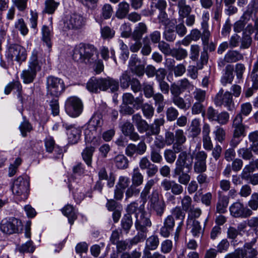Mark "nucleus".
<instances>
[{"label":"nucleus","instance_id":"obj_1","mask_svg":"<svg viewBox=\"0 0 258 258\" xmlns=\"http://www.w3.org/2000/svg\"><path fill=\"white\" fill-rule=\"evenodd\" d=\"M73 58L76 61L88 65L95 64V71L97 74L104 69L102 61L98 59V52L93 45L80 43L77 45L74 49Z\"/></svg>","mask_w":258,"mask_h":258},{"label":"nucleus","instance_id":"obj_2","mask_svg":"<svg viewBox=\"0 0 258 258\" xmlns=\"http://www.w3.org/2000/svg\"><path fill=\"white\" fill-rule=\"evenodd\" d=\"M132 120L139 133H146L147 138L152 136L158 135L160 132V126L164 123V119L163 118H160L155 119L153 123L148 124L139 113L132 115Z\"/></svg>","mask_w":258,"mask_h":258},{"label":"nucleus","instance_id":"obj_3","mask_svg":"<svg viewBox=\"0 0 258 258\" xmlns=\"http://www.w3.org/2000/svg\"><path fill=\"white\" fill-rule=\"evenodd\" d=\"M87 88L93 93L106 91L108 89H110L111 92H114L119 89V83L118 81L110 77L99 79L92 78L88 82Z\"/></svg>","mask_w":258,"mask_h":258},{"label":"nucleus","instance_id":"obj_4","mask_svg":"<svg viewBox=\"0 0 258 258\" xmlns=\"http://www.w3.org/2000/svg\"><path fill=\"white\" fill-rule=\"evenodd\" d=\"M118 148H125V154L128 157L135 158L138 156H142L146 152L147 146L142 140L137 144L130 143L127 144V140L125 137L120 136L114 142Z\"/></svg>","mask_w":258,"mask_h":258},{"label":"nucleus","instance_id":"obj_5","mask_svg":"<svg viewBox=\"0 0 258 258\" xmlns=\"http://www.w3.org/2000/svg\"><path fill=\"white\" fill-rule=\"evenodd\" d=\"M144 213H142L140 216H136L135 226L138 233L130 240L129 247L144 241L147 237L148 228L151 226L152 222L149 218L145 216Z\"/></svg>","mask_w":258,"mask_h":258},{"label":"nucleus","instance_id":"obj_6","mask_svg":"<svg viewBox=\"0 0 258 258\" xmlns=\"http://www.w3.org/2000/svg\"><path fill=\"white\" fill-rule=\"evenodd\" d=\"M38 51L34 50L30 58L28 68L22 72L21 78L25 84L32 83L37 72L41 69L42 62L38 59Z\"/></svg>","mask_w":258,"mask_h":258},{"label":"nucleus","instance_id":"obj_7","mask_svg":"<svg viewBox=\"0 0 258 258\" xmlns=\"http://www.w3.org/2000/svg\"><path fill=\"white\" fill-rule=\"evenodd\" d=\"M46 87L48 98L49 96L58 98L66 89L63 81L60 78L54 76L47 77Z\"/></svg>","mask_w":258,"mask_h":258},{"label":"nucleus","instance_id":"obj_8","mask_svg":"<svg viewBox=\"0 0 258 258\" xmlns=\"http://www.w3.org/2000/svg\"><path fill=\"white\" fill-rule=\"evenodd\" d=\"M12 190L14 195L20 197L21 200H26L29 191V181L22 176L18 177L14 181Z\"/></svg>","mask_w":258,"mask_h":258},{"label":"nucleus","instance_id":"obj_9","mask_svg":"<svg viewBox=\"0 0 258 258\" xmlns=\"http://www.w3.org/2000/svg\"><path fill=\"white\" fill-rule=\"evenodd\" d=\"M149 208L151 213H155L157 216L161 217L164 213L166 205L163 200L159 199L158 191L154 190L149 196Z\"/></svg>","mask_w":258,"mask_h":258},{"label":"nucleus","instance_id":"obj_10","mask_svg":"<svg viewBox=\"0 0 258 258\" xmlns=\"http://www.w3.org/2000/svg\"><path fill=\"white\" fill-rule=\"evenodd\" d=\"M8 59L21 63L26 60L27 53L26 49L22 46L17 44H11L8 47L7 53Z\"/></svg>","mask_w":258,"mask_h":258},{"label":"nucleus","instance_id":"obj_11","mask_svg":"<svg viewBox=\"0 0 258 258\" xmlns=\"http://www.w3.org/2000/svg\"><path fill=\"white\" fill-rule=\"evenodd\" d=\"M23 225L20 220L15 218L9 220H2L0 224L1 230L5 233L12 234L18 233L22 230Z\"/></svg>","mask_w":258,"mask_h":258},{"label":"nucleus","instance_id":"obj_12","mask_svg":"<svg viewBox=\"0 0 258 258\" xmlns=\"http://www.w3.org/2000/svg\"><path fill=\"white\" fill-rule=\"evenodd\" d=\"M65 109L69 115L72 117H77L82 111V102L77 97H71L66 102Z\"/></svg>","mask_w":258,"mask_h":258},{"label":"nucleus","instance_id":"obj_13","mask_svg":"<svg viewBox=\"0 0 258 258\" xmlns=\"http://www.w3.org/2000/svg\"><path fill=\"white\" fill-rule=\"evenodd\" d=\"M193 163V155L186 151L181 152L178 155L174 169L191 171Z\"/></svg>","mask_w":258,"mask_h":258},{"label":"nucleus","instance_id":"obj_14","mask_svg":"<svg viewBox=\"0 0 258 258\" xmlns=\"http://www.w3.org/2000/svg\"><path fill=\"white\" fill-rule=\"evenodd\" d=\"M230 215L234 218H247L252 215V210L240 202L233 203L230 207Z\"/></svg>","mask_w":258,"mask_h":258},{"label":"nucleus","instance_id":"obj_15","mask_svg":"<svg viewBox=\"0 0 258 258\" xmlns=\"http://www.w3.org/2000/svg\"><path fill=\"white\" fill-rule=\"evenodd\" d=\"M195 159L194 164V171L196 173H203L206 171V159L207 154L204 151H199L193 155Z\"/></svg>","mask_w":258,"mask_h":258},{"label":"nucleus","instance_id":"obj_16","mask_svg":"<svg viewBox=\"0 0 258 258\" xmlns=\"http://www.w3.org/2000/svg\"><path fill=\"white\" fill-rule=\"evenodd\" d=\"M65 24L69 29H79L85 25V19L81 14L73 13L70 15Z\"/></svg>","mask_w":258,"mask_h":258},{"label":"nucleus","instance_id":"obj_17","mask_svg":"<svg viewBox=\"0 0 258 258\" xmlns=\"http://www.w3.org/2000/svg\"><path fill=\"white\" fill-rule=\"evenodd\" d=\"M189 82L185 78L178 81L177 83H172L170 87L172 97L180 96L189 87Z\"/></svg>","mask_w":258,"mask_h":258},{"label":"nucleus","instance_id":"obj_18","mask_svg":"<svg viewBox=\"0 0 258 258\" xmlns=\"http://www.w3.org/2000/svg\"><path fill=\"white\" fill-rule=\"evenodd\" d=\"M139 165L141 169L146 170V174L149 178L154 176L158 171L157 166L151 162L147 157H142Z\"/></svg>","mask_w":258,"mask_h":258},{"label":"nucleus","instance_id":"obj_19","mask_svg":"<svg viewBox=\"0 0 258 258\" xmlns=\"http://www.w3.org/2000/svg\"><path fill=\"white\" fill-rule=\"evenodd\" d=\"M63 126L66 129L68 140L69 144H75L78 143L80 139L81 131L75 126L74 125H69L66 123H63Z\"/></svg>","mask_w":258,"mask_h":258},{"label":"nucleus","instance_id":"obj_20","mask_svg":"<svg viewBox=\"0 0 258 258\" xmlns=\"http://www.w3.org/2000/svg\"><path fill=\"white\" fill-rule=\"evenodd\" d=\"M209 56L208 52L205 50L201 52L200 60L197 63V67L191 66L187 70L189 75L194 79L198 77V69H202L205 64L208 62Z\"/></svg>","mask_w":258,"mask_h":258},{"label":"nucleus","instance_id":"obj_21","mask_svg":"<svg viewBox=\"0 0 258 258\" xmlns=\"http://www.w3.org/2000/svg\"><path fill=\"white\" fill-rule=\"evenodd\" d=\"M161 186L165 191L171 190L173 195H180L183 191V188L181 184L178 183L174 180L164 179L161 182Z\"/></svg>","mask_w":258,"mask_h":258},{"label":"nucleus","instance_id":"obj_22","mask_svg":"<svg viewBox=\"0 0 258 258\" xmlns=\"http://www.w3.org/2000/svg\"><path fill=\"white\" fill-rule=\"evenodd\" d=\"M121 132L125 137H128L132 141L136 142L140 139L139 134L135 132L134 124L130 122L126 121L123 123Z\"/></svg>","mask_w":258,"mask_h":258},{"label":"nucleus","instance_id":"obj_23","mask_svg":"<svg viewBox=\"0 0 258 258\" xmlns=\"http://www.w3.org/2000/svg\"><path fill=\"white\" fill-rule=\"evenodd\" d=\"M174 226V219L171 216H167L164 219L163 225L160 228V234L164 237H168L173 231Z\"/></svg>","mask_w":258,"mask_h":258},{"label":"nucleus","instance_id":"obj_24","mask_svg":"<svg viewBox=\"0 0 258 258\" xmlns=\"http://www.w3.org/2000/svg\"><path fill=\"white\" fill-rule=\"evenodd\" d=\"M207 221L208 219L206 220L204 227H202L199 221L196 219L192 220V223L189 227V229H190V232L194 238L197 239L202 238Z\"/></svg>","mask_w":258,"mask_h":258},{"label":"nucleus","instance_id":"obj_25","mask_svg":"<svg viewBox=\"0 0 258 258\" xmlns=\"http://www.w3.org/2000/svg\"><path fill=\"white\" fill-rule=\"evenodd\" d=\"M179 15L178 21L180 19L183 20L192 11V8L187 4L186 0H178L176 4Z\"/></svg>","mask_w":258,"mask_h":258},{"label":"nucleus","instance_id":"obj_26","mask_svg":"<svg viewBox=\"0 0 258 258\" xmlns=\"http://www.w3.org/2000/svg\"><path fill=\"white\" fill-rule=\"evenodd\" d=\"M222 191H219V202L217 204V211L219 213H224L226 211L225 200L224 192L226 190V180H223L220 183Z\"/></svg>","mask_w":258,"mask_h":258},{"label":"nucleus","instance_id":"obj_27","mask_svg":"<svg viewBox=\"0 0 258 258\" xmlns=\"http://www.w3.org/2000/svg\"><path fill=\"white\" fill-rule=\"evenodd\" d=\"M190 171H187L184 169H174L173 170L174 176H178V182L183 185H187L190 180V175L188 174Z\"/></svg>","mask_w":258,"mask_h":258},{"label":"nucleus","instance_id":"obj_28","mask_svg":"<svg viewBox=\"0 0 258 258\" xmlns=\"http://www.w3.org/2000/svg\"><path fill=\"white\" fill-rule=\"evenodd\" d=\"M240 92L241 88L237 85H234L232 86L230 93L227 92V95L228 94V97H227V108L229 110H233L235 108L234 104L232 100L231 94L238 97Z\"/></svg>","mask_w":258,"mask_h":258},{"label":"nucleus","instance_id":"obj_29","mask_svg":"<svg viewBox=\"0 0 258 258\" xmlns=\"http://www.w3.org/2000/svg\"><path fill=\"white\" fill-rule=\"evenodd\" d=\"M256 239H254L251 242L246 243L244 245V250L242 249L243 258H256L257 255V250L252 247L254 244Z\"/></svg>","mask_w":258,"mask_h":258},{"label":"nucleus","instance_id":"obj_30","mask_svg":"<svg viewBox=\"0 0 258 258\" xmlns=\"http://www.w3.org/2000/svg\"><path fill=\"white\" fill-rule=\"evenodd\" d=\"M130 5L126 2H122L119 3L117 10L115 12V17L119 19L126 18L130 12Z\"/></svg>","mask_w":258,"mask_h":258},{"label":"nucleus","instance_id":"obj_31","mask_svg":"<svg viewBox=\"0 0 258 258\" xmlns=\"http://www.w3.org/2000/svg\"><path fill=\"white\" fill-rule=\"evenodd\" d=\"M147 31V25L143 22L139 23L132 33V38L134 40H140L143 34L146 33Z\"/></svg>","mask_w":258,"mask_h":258},{"label":"nucleus","instance_id":"obj_32","mask_svg":"<svg viewBox=\"0 0 258 258\" xmlns=\"http://www.w3.org/2000/svg\"><path fill=\"white\" fill-rule=\"evenodd\" d=\"M171 100L175 105L179 109H183L184 110H187L191 105V102L190 99H186L185 100L180 96L172 97Z\"/></svg>","mask_w":258,"mask_h":258},{"label":"nucleus","instance_id":"obj_33","mask_svg":"<svg viewBox=\"0 0 258 258\" xmlns=\"http://www.w3.org/2000/svg\"><path fill=\"white\" fill-rule=\"evenodd\" d=\"M95 150L94 146H87L82 152L83 160L88 167H92V156Z\"/></svg>","mask_w":258,"mask_h":258},{"label":"nucleus","instance_id":"obj_34","mask_svg":"<svg viewBox=\"0 0 258 258\" xmlns=\"http://www.w3.org/2000/svg\"><path fill=\"white\" fill-rule=\"evenodd\" d=\"M115 166L119 169H125L128 167L129 161L127 157L122 154H118L114 159Z\"/></svg>","mask_w":258,"mask_h":258},{"label":"nucleus","instance_id":"obj_35","mask_svg":"<svg viewBox=\"0 0 258 258\" xmlns=\"http://www.w3.org/2000/svg\"><path fill=\"white\" fill-rule=\"evenodd\" d=\"M188 131L190 137L193 139L197 137L200 134L201 129L199 119H194L192 120Z\"/></svg>","mask_w":258,"mask_h":258},{"label":"nucleus","instance_id":"obj_36","mask_svg":"<svg viewBox=\"0 0 258 258\" xmlns=\"http://www.w3.org/2000/svg\"><path fill=\"white\" fill-rule=\"evenodd\" d=\"M133 224L132 216L124 214L121 220V230L128 233Z\"/></svg>","mask_w":258,"mask_h":258},{"label":"nucleus","instance_id":"obj_37","mask_svg":"<svg viewBox=\"0 0 258 258\" xmlns=\"http://www.w3.org/2000/svg\"><path fill=\"white\" fill-rule=\"evenodd\" d=\"M159 244V239L157 235H153L147 238L145 248L151 250H156Z\"/></svg>","mask_w":258,"mask_h":258},{"label":"nucleus","instance_id":"obj_38","mask_svg":"<svg viewBox=\"0 0 258 258\" xmlns=\"http://www.w3.org/2000/svg\"><path fill=\"white\" fill-rule=\"evenodd\" d=\"M143 181L144 176L140 172L139 169L138 167L135 168L132 175V185L138 187L142 184Z\"/></svg>","mask_w":258,"mask_h":258},{"label":"nucleus","instance_id":"obj_39","mask_svg":"<svg viewBox=\"0 0 258 258\" xmlns=\"http://www.w3.org/2000/svg\"><path fill=\"white\" fill-rule=\"evenodd\" d=\"M155 181L154 179H151L149 180L146 183L144 189L142 191L140 194V198L143 202V203H145L147 201V197L149 196L150 189L151 187L155 184Z\"/></svg>","mask_w":258,"mask_h":258},{"label":"nucleus","instance_id":"obj_40","mask_svg":"<svg viewBox=\"0 0 258 258\" xmlns=\"http://www.w3.org/2000/svg\"><path fill=\"white\" fill-rule=\"evenodd\" d=\"M63 214L68 218L69 223L72 225L75 219H77V215L74 212V208L72 206L68 205L62 210Z\"/></svg>","mask_w":258,"mask_h":258},{"label":"nucleus","instance_id":"obj_41","mask_svg":"<svg viewBox=\"0 0 258 258\" xmlns=\"http://www.w3.org/2000/svg\"><path fill=\"white\" fill-rule=\"evenodd\" d=\"M171 214L170 215V216H171L174 218L177 221L183 222L185 214L184 212L181 209V207L179 206H176V207L172 209L171 211Z\"/></svg>","mask_w":258,"mask_h":258},{"label":"nucleus","instance_id":"obj_42","mask_svg":"<svg viewBox=\"0 0 258 258\" xmlns=\"http://www.w3.org/2000/svg\"><path fill=\"white\" fill-rule=\"evenodd\" d=\"M103 123L102 116L98 113H94L89 122V125L93 126L95 130L97 127H101Z\"/></svg>","mask_w":258,"mask_h":258},{"label":"nucleus","instance_id":"obj_43","mask_svg":"<svg viewBox=\"0 0 258 258\" xmlns=\"http://www.w3.org/2000/svg\"><path fill=\"white\" fill-rule=\"evenodd\" d=\"M42 40L47 46L50 48L52 46L51 42V32L48 27L44 25L42 28Z\"/></svg>","mask_w":258,"mask_h":258},{"label":"nucleus","instance_id":"obj_44","mask_svg":"<svg viewBox=\"0 0 258 258\" xmlns=\"http://www.w3.org/2000/svg\"><path fill=\"white\" fill-rule=\"evenodd\" d=\"M177 33L173 28L166 27L163 32L164 38L168 42H173L176 38Z\"/></svg>","mask_w":258,"mask_h":258},{"label":"nucleus","instance_id":"obj_45","mask_svg":"<svg viewBox=\"0 0 258 258\" xmlns=\"http://www.w3.org/2000/svg\"><path fill=\"white\" fill-rule=\"evenodd\" d=\"M171 55L177 60H181L187 56V51L181 47L173 48Z\"/></svg>","mask_w":258,"mask_h":258},{"label":"nucleus","instance_id":"obj_46","mask_svg":"<svg viewBox=\"0 0 258 258\" xmlns=\"http://www.w3.org/2000/svg\"><path fill=\"white\" fill-rule=\"evenodd\" d=\"M214 102L217 106L225 105L226 103V92L223 89H221L216 94L214 98Z\"/></svg>","mask_w":258,"mask_h":258},{"label":"nucleus","instance_id":"obj_47","mask_svg":"<svg viewBox=\"0 0 258 258\" xmlns=\"http://www.w3.org/2000/svg\"><path fill=\"white\" fill-rule=\"evenodd\" d=\"M143 114L147 119H151L154 114V108L151 104L145 103L141 108Z\"/></svg>","mask_w":258,"mask_h":258},{"label":"nucleus","instance_id":"obj_48","mask_svg":"<svg viewBox=\"0 0 258 258\" xmlns=\"http://www.w3.org/2000/svg\"><path fill=\"white\" fill-rule=\"evenodd\" d=\"M131 80L132 79L129 75V73L127 71H124L119 78L121 88L122 89L128 88L130 85Z\"/></svg>","mask_w":258,"mask_h":258},{"label":"nucleus","instance_id":"obj_49","mask_svg":"<svg viewBox=\"0 0 258 258\" xmlns=\"http://www.w3.org/2000/svg\"><path fill=\"white\" fill-rule=\"evenodd\" d=\"M252 150L249 147L242 148L238 150V153L239 156L244 160H253V155L252 154Z\"/></svg>","mask_w":258,"mask_h":258},{"label":"nucleus","instance_id":"obj_50","mask_svg":"<svg viewBox=\"0 0 258 258\" xmlns=\"http://www.w3.org/2000/svg\"><path fill=\"white\" fill-rule=\"evenodd\" d=\"M143 210V208H142V206L139 207L138 204L136 202H134L127 206L126 209L127 213L126 214H129L131 216L132 214H135L136 216L138 215V212H141Z\"/></svg>","mask_w":258,"mask_h":258},{"label":"nucleus","instance_id":"obj_51","mask_svg":"<svg viewBox=\"0 0 258 258\" xmlns=\"http://www.w3.org/2000/svg\"><path fill=\"white\" fill-rule=\"evenodd\" d=\"M143 46L141 49V53L145 56L149 55L151 51V42L148 36L145 37L143 39Z\"/></svg>","mask_w":258,"mask_h":258},{"label":"nucleus","instance_id":"obj_52","mask_svg":"<svg viewBox=\"0 0 258 258\" xmlns=\"http://www.w3.org/2000/svg\"><path fill=\"white\" fill-rule=\"evenodd\" d=\"M113 14L112 6L109 4H104L101 9V16L104 19H110Z\"/></svg>","mask_w":258,"mask_h":258},{"label":"nucleus","instance_id":"obj_53","mask_svg":"<svg viewBox=\"0 0 258 258\" xmlns=\"http://www.w3.org/2000/svg\"><path fill=\"white\" fill-rule=\"evenodd\" d=\"M181 209L184 212H188L192 207V200L189 196H185L181 201Z\"/></svg>","mask_w":258,"mask_h":258},{"label":"nucleus","instance_id":"obj_54","mask_svg":"<svg viewBox=\"0 0 258 258\" xmlns=\"http://www.w3.org/2000/svg\"><path fill=\"white\" fill-rule=\"evenodd\" d=\"M164 157L167 163L172 164L176 160V154L173 150L166 149L164 152Z\"/></svg>","mask_w":258,"mask_h":258},{"label":"nucleus","instance_id":"obj_55","mask_svg":"<svg viewBox=\"0 0 258 258\" xmlns=\"http://www.w3.org/2000/svg\"><path fill=\"white\" fill-rule=\"evenodd\" d=\"M178 110L173 107H168L166 111V115L167 120L172 121L177 118L178 115Z\"/></svg>","mask_w":258,"mask_h":258},{"label":"nucleus","instance_id":"obj_56","mask_svg":"<svg viewBox=\"0 0 258 258\" xmlns=\"http://www.w3.org/2000/svg\"><path fill=\"white\" fill-rule=\"evenodd\" d=\"M242 58V55L236 51H230L227 54V62H236Z\"/></svg>","mask_w":258,"mask_h":258},{"label":"nucleus","instance_id":"obj_57","mask_svg":"<svg viewBox=\"0 0 258 258\" xmlns=\"http://www.w3.org/2000/svg\"><path fill=\"white\" fill-rule=\"evenodd\" d=\"M58 3L54 0H46L45 2L46 13L50 14H53L58 6Z\"/></svg>","mask_w":258,"mask_h":258},{"label":"nucleus","instance_id":"obj_58","mask_svg":"<svg viewBox=\"0 0 258 258\" xmlns=\"http://www.w3.org/2000/svg\"><path fill=\"white\" fill-rule=\"evenodd\" d=\"M15 28L20 31L23 35H26L28 32V29L23 20V19H19L15 25Z\"/></svg>","mask_w":258,"mask_h":258},{"label":"nucleus","instance_id":"obj_59","mask_svg":"<svg viewBox=\"0 0 258 258\" xmlns=\"http://www.w3.org/2000/svg\"><path fill=\"white\" fill-rule=\"evenodd\" d=\"M243 165L242 161L240 159H235L232 162L231 166L229 165L227 166V173H229L231 170V167L233 170L235 171H239L241 169Z\"/></svg>","mask_w":258,"mask_h":258},{"label":"nucleus","instance_id":"obj_60","mask_svg":"<svg viewBox=\"0 0 258 258\" xmlns=\"http://www.w3.org/2000/svg\"><path fill=\"white\" fill-rule=\"evenodd\" d=\"M158 47L164 55H169L171 54L172 49L168 43L162 41L158 43Z\"/></svg>","mask_w":258,"mask_h":258},{"label":"nucleus","instance_id":"obj_61","mask_svg":"<svg viewBox=\"0 0 258 258\" xmlns=\"http://www.w3.org/2000/svg\"><path fill=\"white\" fill-rule=\"evenodd\" d=\"M140 192V190L139 188H137V186L131 185L127 188L125 191V200H127V199L133 197V196H138Z\"/></svg>","mask_w":258,"mask_h":258},{"label":"nucleus","instance_id":"obj_62","mask_svg":"<svg viewBox=\"0 0 258 258\" xmlns=\"http://www.w3.org/2000/svg\"><path fill=\"white\" fill-rule=\"evenodd\" d=\"M120 58L122 61V62L124 63L126 60L128 58L130 52L128 49V47L126 45L124 44L123 41L120 42Z\"/></svg>","mask_w":258,"mask_h":258},{"label":"nucleus","instance_id":"obj_63","mask_svg":"<svg viewBox=\"0 0 258 258\" xmlns=\"http://www.w3.org/2000/svg\"><path fill=\"white\" fill-rule=\"evenodd\" d=\"M200 48L198 45H191L190 49L189 57L193 61L198 59L200 54Z\"/></svg>","mask_w":258,"mask_h":258},{"label":"nucleus","instance_id":"obj_64","mask_svg":"<svg viewBox=\"0 0 258 258\" xmlns=\"http://www.w3.org/2000/svg\"><path fill=\"white\" fill-rule=\"evenodd\" d=\"M19 128L22 136L25 137L27 136V133L30 132L32 130V126L28 121L24 120L20 124Z\"/></svg>","mask_w":258,"mask_h":258}]
</instances>
